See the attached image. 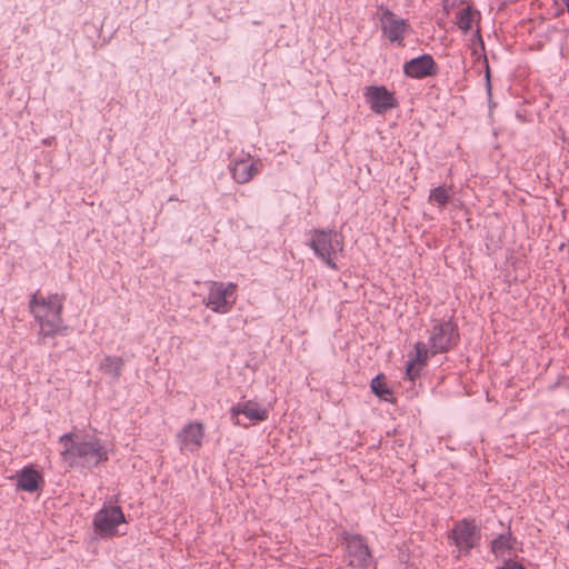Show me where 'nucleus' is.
Returning <instances> with one entry per match:
<instances>
[{
  "instance_id": "nucleus-1",
  "label": "nucleus",
  "mask_w": 569,
  "mask_h": 569,
  "mask_svg": "<svg viewBox=\"0 0 569 569\" xmlns=\"http://www.w3.org/2000/svg\"><path fill=\"white\" fill-rule=\"evenodd\" d=\"M59 443L64 449L61 459L70 468L92 470L109 460V451L100 438H80L72 432L62 435Z\"/></svg>"
},
{
  "instance_id": "nucleus-2",
  "label": "nucleus",
  "mask_w": 569,
  "mask_h": 569,
  "mask_svg": "<svg viewBox=\"0 0 569 569\" xmlns=\"http://www.w3.org/2000/svg\"><path fill=\"white\" fill-rule=\"evenodd\" d=\"M310 238L307 246L313 250L316 257L323 261V263L332 269L338 270L339 267L335 261L337 252H343L345 241L341 232L333 229H311L309 231Z\"/></svg>"
},
{
  "instance_id": "nucleus-3",
  "label": "nucleus",
  "mask_w": 569,
  "mask_h": 569,
  "mask_svg": "<svg viewBox=\"0 0 569 569\" xmlns=\"http://www.w3.org/2000/svg\"><path fill=\"white\" fill-rule=\"evenodd\" d=\"M460 335L458 325L452 320H433L429 337V347L432 356L446 353L458 346Z\"/></svg>"
},
{
  "instance_id": "nucleus-4",
  "label": "nucleus",
  "mask_w": 569,
  "mask_h": 569,
  "mask_svg": "<svg viewBox=\"0 0 569 569\" xmlns=\"http://www.w3.org/2000/svg\"><path fill=\"white\" fill-rule=\"evenodd\" d=\"M340 537L346 547L348 566L353 569H368L373 562V556L366 538L346 530L340 533Z\"/></svg>"
},
{
  "instance_id": "nucleus-5",
  "label": "nucleus",
  "mask_w": 569,
  "mask_h": 569,
  "mask_svg": "<svg viewBox=\"0 0 569 569\" xmlns=\"http://www.w3.org/2000/svg\"><path fill=\"white\" fill-rule=\"evenodd\" d=\"M448 538L463 556H469L481 540V529L475 519L463 518L455 522Z\"/></svg>"
},
{
  "instance_id": "nucleus-6",
  "label": "nucleus",
  "mask_w": 569,
  "mask_h": 569,
  "mask_svg": "<svg viewBox=\"0 0 569 569\" xmlns=\"http://www.w3.org/2000/svg\"><path fill=\"white\" fill-rule=\"evenodd\" d=\"M378 16L382 34L397 47H405V37L411 30L408 20L398 17L385 4L378 6Z\"/></svg>"
},
{
  "instance_id": "nucleus-7",
  "label": "nucleus",
  "mask_w": 569,
  "mask_h": 569,
  "mask_svg": "<svg viewBox=\"0 0 569 569\" xmlns=\"http://www.w3.org/2000/svg\"><path fill=\"white\" fill-rule=\"evenodd\" d=\"M127 522L126 516L119 506H103L94 513L92 526L94 532L101 538L118 533V526Z\"/></svg>"
},
{
  "instance_id": "nucleus-8",
  "label": "nucleus",
  "mask_w": 569,
  "mask_h": 569,
  "mask_svg": "<svg viewBox=\"0 0 569 569\" xmlns=\"http://www.w3.org/2000/svg\"><path fill=\"white\" fill-rule=\"evenodd\" d=\"M363 96L372 112L385 114L387 111L398 107V100L395 92L386 86H367L363 89Z\"/></svg>"
},
{
  "instance_id": "nucleus-9",
  "label": "nucleus",
  "mask_w": 569,
  "mask_h": 569,
  "mask_svg": "<svg viewBox=\"0 0 569 569\" xmlns=\"http://www.w3.org/2000/svg\"><path fill=\"white\" fill-rule=\"evenodd\" d=\"M402 72L410 79L433 78L439 73V66L430 53H423L410 60L402 66Z\"/></svg>"
},
{
  "instance_id": "nucleus-10",
  "label": "nucleus",
  "mask_w": 569,
  "mask_h": 569,
  "mask_svg": "<svg viewBox=\"0 0 569 569\" xmlns=\"http://www.w3.org/2000/svg\"><path fill=\"white\" fill-rule=\"evenodd\" d=\"M63 305H56L54 311L47 315H38L34 320L40 326L39 337L42 339L53 338L56 336H66L70 328L63 325L62 319Z\"/></svg>"
},
{
  "instance_id": "nucleus-11",
  "label": "nucleus",
  "mask_w": 569,
  "mask_h": 569,
  "mask_svg": "<svg viewBox=\"0 0 569 569\" xmlns=\"http://www.w3.org/2000/svg\"><path fill=\"white\" fill-rule=\"evenodd\" d=\"M236 288L237 284L232 282H212L206 302L207 307L216 313L229 312L233 302H230L228 298L234 293Z\"/></svg>"
},
{
  "instance_id": "nucleus-12",
  "label": "nucleus",
  "mask_w": 569,
  "mask_h": 569,
  "mask_svg": "<svg viewBox=\"0 0 569 569\" xmlns=\"http://www.w3.org/2000/svg\"><path fill=\"white\" fill-rule=\"evenodd\" d=\"M17 490L24 492H37L44 485L43 476L32 465L24 466L16 475Z\"/></svg>"
},
{
  "instance_id": "nucleus-13",
  "label": "nucleus",
  "mask_w": 569,
  "mask_h": 569,
  "mask_svg": "<svg viewBox=\"0 0 569 569\" xmlns=\"http://www.w3.org/2000/svg\"><path fill=\"white\" fill-rule=\"evenodd\" d=\"M229 171L237 183H247L259 172V163L252 162L250 154H247L246 158L233 159L229 163Z\"/></svg>"
},
{
  "instance_id": "nucleus-14",
  "label": "nucleus",
  "mask_w": 569,
  "mask_h": 569,
  "mask_svg": "<svg viewBox=\"0 0 569 569\" xmlns=\"http://www.w3.org/2000/svg\"><path fill=\"white\" fill-rule=\"evenodd\" d=\"M203 436L204 428L200 422H189L178 435L181 445L190 451L201 447Z\"/></svg>"
},
{
  "instance_id": "nucleus-15",
  "label": "nucleus",
  "mask_w": 569,
  "mask_h": 569,
  "mask_svg": "<svg viewBox=\"0 0 569 569\" xmlns=\"http://www.w3.org/2000/svg\"><path fill=\"white\" fill-rule=\"evenodd\" d=\"M66 297L59 293H52L48 298L39 296V291L31 295V298L28 303L29 311L33 315V317L38 315H42L38 309L39 307L48 309V312L54 311L56 305H63Z\"/></svg>"
},
{
  "instance_id": "nucleus-16",
  "label": "nucleus",
  "mask_w": 569,
  "mask_h": 569,
  "mask_svg": "<svg viewBox=\"0 0 569 569\" xmlns=\"http://www.w3.org/2000/svg\"><path fill=\"white\" fill-rule=\"evenodd\" d=\"M516 538L511 532L510 527L503 533L498 535L493 538L490 543V552L496 557H501L506 550H512L515 548Z\"/></svg>"
},
{
  "instance_id": "nucleus-17",
  "label": "nucleus",
  "mask_w": 569,
  "mask_h": 569,
  "mask_svg": "<svg viewBox=\"0 0 569 569\" xmlns=\"http://www.w3.org/2000/svg\"><path fill=\"white\" fill-rule=\"evenodd\" d=\"M481 13L477 10L472 4H468L466 8L461 9L456 17V23L458 28L463 32L468 33L471 29V23L475 20H480Z\"/></svg>"
},
{
  "instance_id": "nucleus-18",
  "label": "nucleus",
  "mask_w": 569,
  "mask_h": 569,
  "mask_svg": "<svg viewBox=\"0 0 569 569\" xmlns=\"http://www.w3.org/2000/svg\"><path fill=\"white\" fill-rule=\"evenodd\" d=\"M123 367L124 361L118 356H104L99 365L100 370L109 375L114 381L119 380Z\"/></svg>"
},
{
  "instance_id": "nucleus-19",
  "label": "nucleus",
  "mask_w": 569,
  "mask_h": 569,
  "mask_svg": "<svg viewBox=\"0 0 569 569\" xmlns=\"http://www.w3.org/2000/svg\"><path fill=\"white\" fill-rule=\"evenodd\" d=\"M370 389L372 393L379 399L390 401L392 390L387 386L386 376L383 373H378L375 378L371 379Z\"/></svg>"
},
{
  "instance_id": "nucleus-20",
  "label": "nucleus",
  "mask_w": 569,
  "mask_h": 569,
  "mask_svg": "<svg viewBox=\"0 0 569 569\" xmlns=\"http://www.w3.org/2000/svg\"><path fill=\"white\" fill-rule=\"evenodd\" d=\"M243 416L253 422L266 421L269 417L268 410L262 408L257 401L247 400Z\"/></svg>"
},
{
  "instance_id": "nucleus-21",
  "label": "nucleus",
  "mask_w": 569,
  "mask_h": 569,
  "mask_svg": "<svg viewBox=\"0 0 569 569\" xmlns=\"http://www.w3.org/2000/svg\"><path fill=\"white\" fill-rule=\"evenodd\" d=\"M429 350L426 343L418 341L415 343V353H410L409 361L419 366H426L428 361Z\"/></svg>"
},
{
  "instance_id": "nucleus-22",
  "label": "nucleus",
  "mask_w": 569,
  "mask_h": 569,
  "mask_svg": "<svg viewBox=\"0 0 569 569\" xmlns=\"http://www.w3.org/2000/svg\"><path fill=\"white\" fill-rule=\"evenodd\" d=\"M450 194L445 186H438L431 189L429 194V201L438 203L439 206H446L450 202Z\"/></svg>"
},
{
  "instance_id": "nucleus-23",
  "label": "nucleus",
  "mask_w": 569,
  "mask_h": 569,
  "mask_svg": "<svg viewBox=\"0 0 569 569\" xmlns=\"http://www.w3.org/2000/svg\"><path fill=\"white\" fill-rule=\"evenodd\" d=\"M422 366H419L417 363H413L409 360L406 362V378L415 381L417 378L420 377Z\"/></svg>"
},
{
  "instance_id": "nucleus-24",
  "label": "nucleus",
  "mask_w": 569,
  "mask_h": 569,
  "mask_svg": "<svg viewBox=\"0 0 569 569\" xmlns=\"http://www.w3.org/2000/svg\"><path fill=\"white\" fill-rule=\"evenodd\" d=\"M485 68H486V71H485L486 90H487V96L489 98V108L491 109L492 107H496V103L491 101L492 87H491V80H490V67H489V63H488V60L486 57H485Z\"/></svg>"
},
{
  "instance_id": "nucleus-25",
  "label": "nucleus",
  "mask_w": 569,
  "mask_h": 569,
  "mask_svg": "<svg viewBox=\"0 0 569 569\" xmlns=\"http://www.w3.org/2000/svg\"><path fill=\"white\" fill-rule=\"evenodd\" d=\"M244 407H246V401H242V402H238L237 405H234L230 408L231 419L233 420V423L237 426H244L243 423L240 422V420L238 418L240 415H243Z\"/></svg>"
},
{
  "instance_id": "nucleus-26",
  "label": "nucleus",
  "mask_w": 569,
  "mask_h": 569,
  "mask_svg": "<svg viewBox=\"0 0 569 569\" xmlns=\"http://www.w3.org/2000/svg\"><path fill=\"white\" fill-rule=\"evenodd\" d=\"M497 569H527L522 562L512 560L511 558L503 559L502 565Z\"/></svg>"
},
{
  "instance_id": "nucleus-27",
  "label": "nucleus",
  "mask_w": 569,
  "mask_h": 569,
  "mask_svg": "<svg viewBox=\"0 0 569 569\" xmlns=\"http://www.w3.org/2000/svg\"><path fill=\"white\" fill-rule=\"evenodd\" d=\"M565 10H566V9H563V8H559V9H557V11H556V17H560V16H562V14L565 13Z\"/></svg>"
},
{
  "instance_id": "nucleus-28",
  "label": "nucleus",
  "mask_w": 569,
  "mask_h": 569,
  "mask_svg": "<svg viewBox=\"0 0 569 569\" xmlns=\"http://www.w3.org/2000/svg\"><path fill=\"white\" fill-rule=\"evenodd\" d=\"M561 2L565 4L567 12L569 13V0H561Z\"/></svg>"
},
{
  "instance_id": "nucleus-29",
  "label": "nucleus",
  "mask_w": 569,
  "mask_h": 569,
  "mask_svg": "<svg viewBox=\"0 0 569 569\" xmlns=\"http://www.w3.org/2000/svg\"><path fill=\"white\" fill-rule=\"evenodd\" d=\"M476 34H477V37H478L479 39H481V34H480V30H479V29L477 30ZM480 41H482V40H480ZM481 44L483 46V42H481Z\"/></svg>"
},
{
  "instance_id": "nucleus-30",
  "label": "nucleus",
  "mask_w": 569,
  "mask_h": 569,
  "mask_svg": "<svg viewBox=\"0 0 569 569\" xmlns=\"http://www.w3.org/2000/svg\"><path fill=\"white\" fill-rule=\"evenodd\" d=\"M553 3L557 4L558 3V0H553Z\"/></svg>"
}]
</instances>
